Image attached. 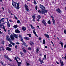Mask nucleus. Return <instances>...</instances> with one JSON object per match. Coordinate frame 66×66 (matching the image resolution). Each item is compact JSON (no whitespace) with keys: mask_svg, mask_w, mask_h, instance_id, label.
<instances>
[{"mask_svg":"<svg viewBox=\"0 0 66 66\" xmlns=\"http://www.w3.org/2000/svg\"><path fill=\"white\" fill-rule=\"evenodd\" d=\"M13 35L12 34L10 36V38L12 40H14V39H15V38H14V37H15V38H17L18 37V36H17V35L15 34H14V33H13Z\"/></svg>","mask_w":66,"mask_h":66,"instance_id":"nucleus-1","label":"nucleus"},{"mask_svg":"<svg viewBox=\"0 0 66 66\" xmlns=\"http://www.w3.org/2000/svg\"><path fill=\"white\" fill-rule=\"evenodd\" d=\"M40 7L42 10H41L42 12H43V11H45L46 9V8L43 5L40 4L39 5Z\"/></svg>","mask_w":66,"mask_h":66,"instance_id":"nucleus-2","label":"nucleus"},{"mask_svg":"<svg viewBox=\"0 0 66 66\" xmlns=\"http://www.w3.org/2000/svg\"><path fill=\"white\" fill-rule=\"evenodd\" d=\"M6 38L7 40L8 41V42H9L10 43L12 42V39L11 38H9V35H6Z\"/></svg>","mask_w":66,"mask_h":66,"instance_id":"nucleus-3","label":"nucleus"},{"mask_svg":"<svg viewBox=\"0 0 66 66\" xmlns=\"http://www.w3.org/2000/svg\"><path fill=\"white\" fill-rule=\"evenodd\" d=\"M12 5L14 7H16V4H17V2L14 1L13 0L12 1Z\"/></svg>","mask_w":66,"mask_h":66,"instance_id":"nucleus-4","label":"nucleus"},{"mask_svg":"<svg viewBox=\"0 0 66 66\" xmlns=\"http://www.w3.org/2000/svg\"><path fill=\"white\" fill-rule=\"evenodd\" d=\"M32 18H33L32 20V21L35 22V15L34 14L32 15Z\"/></svg>","mask_w":66,"mask_h":66,"instance_id":"nucleus-5","label":"nucleus"},{"mask_svg":"<svg viewBox=\"0 0 66 66\" xmlns=\"http://www.w3.org/2000/svg\"><path fill=\"white\" fill-rule=\"evenodd\" d=\"M56 11L57 12V13H60V14H61V13H62V11H61V10H60V9L58 8V9H57L56 10Z\"/></svg>","mask_w":66,"mask_h":66,"instance_id":"nucleus-6","label":"nucleus"},{"mask_svg":"<svg viewBox=\"0 0 66 66\" xmlns=\"http://www.w3.org/2000/svg\"><path fill=\"white\" fill-rule=\"evenodd\" d=\"M15 32L18 33H20V31L17 28L15 30Z\"/></svg>","mask_w":66,"mask_h":66,"instance_id":"nucleus-7","label":"nucleus"},{"mask_svg":"<svg viewBox=\"0 0 66 66\" xmlns=\"http://www.w3.org/2000/svg\"><path fill=\"white\" fill-rule=\"evenodd\" d=\"M22 29L23 31H25L26 30V27L23 26L22 27Z\"/></svg>","mask_w":66,"mask_h":66,"instance_id":"nucleus-8","label":"nucleus"},{"mask_svg":"<svg viewBox=\"0 0 66 66\" xmlns=\"http://www.w3.org/2000/svg\"><path fill=\"white\" fill-rule=\"evenodd\" d=\"M44 35L45 36V37H46L48 38H50V37H49V36L48 34H44Z\"/></svg>","mask_w":66,"mask_h":66,"instance_id":"nucleus-9","label":"nucleus"},{"mask_svg":"<svg viewBox=\"0 0 66 66\" xmlns=\"http://www.w3.org/2000/svg\"><path fill=\"white\" fill-rule=\"evenodd\" d=\"M42 22V23H43V24H44V25H45V26H46V22H45V20H43Z\"/></svg>","mask_w":66,"mask_h":66,"instance_id":"nucleus-10","label":"nucleus"},{"mask_svg":"<svg viewBox=\"0 0 66 66\" xmlns=\"http://www.w3.org/2000/svg\"><path fill=\"white\" fill-rule=\"evenodd\" d=\"M30 44L31 45V46H33L34 45V43L33 41H31L30 42Z\"/></svg>","mask_w":66,"mask_h":66,"instance_id":"nucleus-11","label":"nucleus"},{"mask_svg":"<svg viewBox=\"0 0 66 66\" xmlns=\"http://www.w3.org/2000/svg\"><path fill=\"white\" fill-rule=\"evenodd\" d=\"M6 50H8V51H11V49L9 47H7Z\"/></svg>","mask_w":66,"mask_h":66,"instance_id":"nucleus-12","label":"nucleus"},{"mask_svg":"<svg viewBox=\"0 0 66 66\" xmlns=\"http://www.w3.org/2000/svg\"><path fill=\"white\" fill-rule=\"evenodd\" d=\"M47 11H48L47 10H46L45 11H42V14H45V13H47Z\"/></svg>","mask_w":66,"mask_h":66,"instance_id":"nucleus-13","label":"nucleus"},{"mask_svg":"<svg viewBox=\"0 0 66 66\" xmlns=\"http://www.w3.org/2000/svg\"><path fill=\"white\" fill-rule=\"evenodd\" d=\"M19 3H18L17 4V7H16V8L17 9V10H18L19 8Z\"/></svg>","mask_w":66,"mask_h":66,"instance_id":"nucleus-14","label":"nucleus"},{"mask_svg":"<svg viewBox=\"0 0 66 66\" xmlns=\"http://www.w3.org/2000/svg\"><path fill=\"white\" fill-rule=\"evenodd\" d=\"M17 64H18V66H21L20 65L21 64V62H17Z\"/></svg>","mask_w":66,"mask_h":66,"instance_id":"nucleus-15","label":"nucleus"},{"mask_svg":"<svg viewBox=\"0 0 66 66\" xmlns=\"http://www.w3.org/2000/svg\"><path fill=\"white\" fill-rule=\"evenodd\" d=\"M32 31H33V33L35 35V36H37V37H38V36L37 35V34H36V32H35V31H34V30H33Z\"/></svg>","mask_w":66,"mask_h":66,"instance_id":"nucleus-16","label":"nucleus"},{"mask_svg":"<svg viewBox=\"0 0 66 66\" xmlns=\"http://www.w3.org/2000/svg\"><path fill=\"white\" fill-rule=\"evenodd\" d=\"M4 57L5 58V59H7L9 57V56L8 55H4Z\"/></svg>","mask_w":66,"mask_h":66,"instance_id":"nucleus-17","label":"nucleus"},{"mask_svg":"<svg viewBox=\"0 0 66 66\" xmlns=\"http://www.w3.org/2000/svg\"><path fill=\"white\" fill-rule=\"evenodd\" d=\"M39 50V48H37L36 50V51L37 53H38Z\"/></svg>","mask_w":66,"mask_h":66,"instance_id":"nucleus-18","label":"nucleus"},{"mask_svg":"<svg viewBox=\"0 0 66 66\" xmlns=\"http://www.w3.org/2000/svg\"><path fill=\"white\" fill-rule=\"evenodd\" d=\"M7 26H8L9 27H10L11 26L10 24V23H9V22H7Z\"/></svg>","mask_w":66,"mask_h":66,"instance_id":"nucleus-19","label":"nucleus"},{"mask_svg":"<svg viewBox=\"0 0 66 66\" xmlns=\"http://www.w3.org/2000/svg\"><path fill=\"white\" fill-rule=\"evenodd\" d=\"M18 27V26L17 25H15L13 26V28L15 29H16V28H17Z\"/></svg>","mask_w":66,"mask_h":66,"instance_id":"nucleus-20","label":"nucleus"},{"mask_svg":"<svg viewBox=\"0 0 66 66\" xmlns=\"http://www.w3.org/2000/svg\"><path fill=\"white\" fill-rule=\"evenodd\" d=\"M24 39H26V40H29V39H30V38H29V37H24Z\"/></svg>","mask_w":66,"mask_h":66,"instance_id":"nucleus-21","label":"nucleus"},{"mask_svg":"<svg viewBox=\"0 0 66 66\" xmlns=\"http://www.w3.org/2000/svg\"><path fill=\"white\" fill-rule=\"evenodd\" d=\"M61 43H60V44H61V46H62V47L63 48V45H64V44L63 43V42H60Z\"/></svg>","mask_w":66,"mask_h":66,"instance_id":"nucleus-22","label":"nucleus"},{"mask_svg":"<svg viewBox=\"0 0 66 66\" xmlns=\"http://www.w3.org/2000/svg\"><path fill=\"white\" fill-rule=\"evenodd\" d=\"M7 60H8L10 62H12V60H11V59L9 57L8 58Z\"/></svg>","mask_w":66,"mask_h":66,"instance_id":"nucleus-23","label":"nucleus"},{"mask_svg":"<svg viewBox=\"0 0 66 66\" xmlns=\"http://www.w3.org/2000/svg\"><path fill=\"white\" fill-rule=\"evenodd\" d=\"M23 44H24V46L25 47H28V45H27V44H26V43L24 42L23 43Z\"/></svg>","mask_w":66,"mask_h":66,"instance_id":"nucleus-24","label":"nucleus"},{"mask_svg":"<svg viewBox=\"0 0 66 66\" xmlns=\"http://www.w3.org/2000/svg\"><path fill=\"white\" fill-rule=\"evenodd\" d=\"M10 43V44H11V45H13V46H14V45H15V43H13L12 42V41Z\"/></svg>","mask_w":66,"mask_h":66,"instance_id":"nucleus-25","label":"nucleus"},{"mask_svg":"<svg viewBox=\"0 0 66 66\" xmlns=\"http://www.w3.org/2000/svg\"><path fill=\"white\" fill-rule=\"evenodd\" d=\"M7 31L8 34H9V35H10V34H11V33H10V30H8Z\"/></svg>","mask_w":66,"mask_h":66,"instance_id":"nucleus-26","label":"nucleus"},{"mask_svg":"<svg viewBox=\"0 0 66 66\" xmlns=\"http://www.w3.org/2000/svg\"><path fill=\"white\" fill-rule=\"evenodd\" d=\"M24 6L25 9L27 8V7H28V6L26 4L24 5Z\"/></svg>","mask_w":66,"mask_h":66,"instance_id":"nucleus-27","label":"nucleus"},{"mask_svg":"<svg viewBox=\"0 0 66 66\" xmlns=\"http://www.w3.org/2000/svg\"><path fill=\"white\" fill-rule=\"evenodd\" d=\"M37 18L38 19H40V18H41V17L39 15L37 16Z\"/></svg>","mask_w":66,"mask_h":66,"instance_id":"nucleus-28","label":"nucleus"},{"mask_svg":"<svg viewBox=\"0 0 66 66\" xmlns=\"http://www.w3.org/2000/svg\"><path fill=\"white\" fill-rule=\"evenodd\" d=\"M2 22H3L4 21V19L3 18H2L1 19Z\"/></svg>","mask_w":66,"mask_h":66,"instance_id":"nucleus-29","label":"nucleus"},{"mask_svg":"<svg viewBox=\"0 0 66 66\" xmlns=\"http://www.w3.org/2000/svg\"><path fill=\"white\" fill-rule=\"evenodd\" d=\"M25 10L26 11H29V9L28 8V7L25 8Z\"/></svg>","mask_w":66,"mask_h":66,"instance_id":"nucleus-30","label":"nucleus"},{"mask_svg":"<svg viewBox=\"0 0 66 66\" xmlns=\"http://www.w3.org/2000/svg\"><path fill=\"white\" fill-rule=\"evenodd\" d=\"M30 26L31 27V29H34V27H33V26H32V25L31 24L30 25Z\"/></svg>","mask_w":66,"mask_h":66,"instance_id":"nucleus-31","label":"nucleus"},{"mask_svg":"<svg viewBox=\"0 0 66 66\" xmlns=\"http://www.w3.org/2000/svg\"><path fill=\"white\" fill-rule=\"evenodd\" d=\"M20 41L21 42H22V43H24L23 42V39L22 38H21L20 39Z\"/></svg>","mask_w":66,"mask_h":66,"instance_id":"nucleus-32","label":"nucleus"},{"mask_svg":"<svg viewBox=\"0 0 66 66\" xmlns=\"http://www.w3.org/2000/svg\"><path fill=\"white\" fill-rule=\"evenodd\" d=\"M51 18L52 19V20H54V18L52 16H51Z\"/></svg>","mask_w":66,"mask_h":66,"instance_id":"nucleus-33","label":"nucleus"},{"mask_svg":"<svg viewBox=\"0 0 66 66\" xmlns=\"http://www.w3.org/2000/svg\"><path fill=\"white\" fill-rule=\"evenodd\" d=\"M47 23L49 24H51V22H50V20H49V21H48Z\"/></svg>","mask_w":66,"mask_h":66,"instance_id":"nucleus-34","label":"nucleus"},{"mask_svg":"<svg viewBox=\"0 0 66 66\" xmlns=\"http://www.w3.org/2000/svg\"><path fill=\"white\" fill-rule=\"evenodd\" d=\"M52 22H53V24L54 25H55V20H52Z\"/></svg>","mask_w":66,"mask_h":66,"instance_id":"nucleus-35","label":"nucleus"},{"mask_svg":"<svg viewBox=\"0 0 66 66\" xmlns=\"http://www.w3.org/2000/svg\"><path fill=\"white\" fill-rule=\"evenodd\" d=\"M61 65L62 66H64V63L63 62V61L62 62L60 63Z\"/></svg>","mask_w":66,"mask_h":66,"instance_id":"nucleus-36","label":"nucleus"},{"mask_svg":"<svg viewBox=\"0 0 66 66\" xmlns=\"http://www.w3.org/2000/svg\"><path fill=\"white\" fill-rule=\"evenodd\" d=\"M4 40L1 41L2 44H3V45H4Z\"/></svg>","mask_w":66,"mask_h":66,"instance_id":"nucleus-37","label":"nucleus"},{"mask_svg":"<svg viewBox=\"0 0 66 66\" xmlns=\"http://www.w3.org/2000/svg\"><path fill=\"white\" fill-rule=\"evenodd\" d=\"M14 59L16 60V62H18V60H17V58H16V57H15Z\"/></svg>","mask_w":66,"mask_h":66,"instance_id":"nucleus-38","label":"nucleus"},{"mask_svg":"<svg viewBox=\"0 0 66 66\" xmlns=\"http://www.w3.org/2000/svg\"><path fill=\"white\" fill-rule=\"evenodd\" d=\"M45 43H46V42L45 41V40L44 39L43 40V44H44H44H45Z\"/></svg>","mask_w":66,"mask_h":66,"instance_id":"nucleus-39","label":"nucleus"},{"mask_svg":"<svg viewBox=\"0 0 66 66\" xmlns=\"http://www.w3.org/2000/svg\"><path fill=\"white\" fill-rule=\"evenodd\" d=\"M27 35L29 36V37H31V34H27Z\"/></svg>","mask_w":66,"mask_h":66,"instance_id":"nucleus-40","label":"nucleus"},{"mask_svg":"<svg viewBox=\"0 0 66 66\" xmlns=\"http://www.w3.org/2000/svg\"><path fill=\"white\" fill-rule=\"evenodd\" d=\"M14 18L15 19H16V20H18V18H17L16 17V16L15 15H14Z\"/></svg>","mask_w":66,"mask_h":66,"instance_id":"nucleus-41","label":"nucleus"},{"mask_svg":"<svg viewBox=\"0 0 66 66\" xmlns=\"http://www.w3.org/2000/svg\"><path fill=\"white\" fill-rule=\"evenodd\" d=\"M9 47H12V45L11 44H9V45H8Z\"/></svg>","mask_w":66,"mask_h":66,"instance_id":"nucleus-42","label":"nucleus"},{"mask_svg":"<svg viewBox=\"0 0 66 66\" xmlns=\"http://www.w3.org/2000/svg\"><path fill=\"white\" fill-rule=\"evenodd\" d=\"M23 51L24 52V53H26L27 52V51H26V50H23Z\"/></svg>","mask_w":66,"mask_h":66,"instance_id":"nucleus-43","label":"nucleus"},{"mask_svg":"<svg viewBox=\"0 0 66 66\" xmlns=\"http://www.w3.org/2000/svg\"><path fill=\"white\" fill-rule=\"evenodd\" d=\"M64 33L65 34H66V30H64Z\"/></svg>","mask_w":66,"mask_h":66,"instance_id":"nucleus-44","label":"nucleus"},{"mask_svg":"<svg viewBox=\"0 0 66 66\" xmlns=\"http://www.w3.org/2000/svg\"><path fill=\"white\" fill-rule=\"evenodd\" d=\"M34 1V4H37L36 2L35 1Z\"/></svg>","mask_w":66,"mask_h":66,"instance_id":"nucleus-45","label":"nucleus"},{"mask_svg":"<svg viewBox=\"0 0 66 66\" xmlns=\"http://www.w3.org/2000/svg\"><path fill=\"white\" fill-rule=\"evenodd\" d=\"M28 49L29 50H32V48H31V47H29L28 48Z\"/></svg>","mask_w":66,"mask_h":66,"instance_id":"nucleus-46","label":"nucleus"},{"mask_svg":"<svg viewBox=\"0 0 66 66\" xmlns=\"http://www.w3.org/2000/svg\"><path fill=\"white\" fill-rule=\"evenodd\" d=\"M26 64L27 66H29L30 65V64L27 62H26Z\"/></svg>","mask_w":66,"mask_h":66,"instance_id":"nucleus-47","label":"nucleus"},{"mask_svg":"<svg viewBox=\"0 0 66 66\" xmlns=\"http://www.w3.org/2000/svg\"><path fill=\"white\" fill-rule=\"evenodd\" d=\"M8 12L9 13H11V11L9 10H8Z\"/></svg>","mask_w":66,"mask_h":66,"instance_id":"nucleus-48","label":"nucleus"},{"mask_svg":"<svg viewBox=\"0 0 66 66\" xmlns=\"http://www.w3.org/2000/svg\"><path fill=\"white\" fill-rule=\"evenodd\" d=\"M17 22L18 23H20V21L18 20L17 21Z\"/></svg>","mask_w":66,"mask_h":66,"instance_id":"nucleus-49","label":"nucleus"},{"mask_svg":"<svg viewBox=\"0 0 66 66\" xmlns=\"http://www.w3.org/2000/svg\"><path fill=\"white\" fill-rule=\"evenodd\" d=\"M44 57L45 58V59H46V57H46V55H44Z\"/></svg>","mask_w":66,"mask_h":66,"instance_id":"nucleus-50","label":"nucleus"},{"mask_svg":"<svg viewBox=\"0 0 66 66\" xmlns=\"http://www.w3.org/2000/svg\"><path fill=\"white\" fill-rule=\"evenodd\" d=\"M35 8L36 10H37V6H36Z\"/></svg>","mask_w":66,"mask_h":66,"instance_id":"nucleus-51","label":"nucleus"},{"mask_svg":"<svg viewBox=\"0 0 66 66\" xmlns=\"http://www.w3.org/2000/svg\"><path fill=\"white\" fill-rule=\"evenodd\" d=\"M17 45H15L14 47L16 49H17Z\"/></svg>","mask_w":66,"mask_h":66,"instance_id":"nucleus-52","label":"nucleus"},{"mask_svg":"<svg viewBox=\"0 0 66 66\" xmlns=\"http://www.w3.org/2000/svg\"><path fill=\"white\" fill-rule=\"evenodd\" d=\"M19 38H21V37H22V36L21 35H20L19 36Z\"/></svg>","mask_w":66,"mask_h":66,"instance_id":"nucleus-53","label":"nucleus"},{"mask_svg":"<svg viewBox=\"0 0 66 66\" xmlns=\"http://www.w3.org/2000/svg\"><path fill=\"white\" fill-rule=\"evenodd\" d=\"M9 21H10V22H13V21L12 20H10Z\"/></svg>","mask_w":66,"mask_h":66,"instance_id":"nucleus-54","label":"nucleus"},{"mask_svg":"<svg viewBox=\"0 0 66 66\" xmlns=\"http://www.w3.org/2000/svg\"><path fill=\"white\" fill-rule=\"evenodd\" d=\"M2 25L1 24L0 25V28H2Z\"/></svg>","mask_w":66,"mask_h":66,"instance_id":"nucleus-55","label":"nucleus"},{"mask_svg":"<svg viewBox=\"0 0 66 66\" xmlns=\"http://www.w3.org/2000/svg\"><path fill=\"white\" fill-rule=\"evenodd\" d=\"M39 61H40V62L42 61V60H41V59L40 58H39Z\"/></svg>","mask_w":66,"mask_h":66,"instance_id":"nucleus-56","label":"nucleus"},{"mask_svg":"<svg viewBox=\"0 0 66 66\" xmlns=\"http://www.w3.org/2000/svg\"><path fill=\"white\" fill-rule=\"evenodd\" d=\"M41 39H42V38H41L39 37V40H41Z\"/></svg>","mask_w":66,"mask_h":66,"instance_id":"nucleus-57","label":"nucleus"},{"mask_svg":"<svg viewBox=\"0 0 66 66\" xmlns=\"http://www.w3.org/2000/svg\"><path fill=\"white\" fill-rule=\"evenodd\" d=\"M38 12L39 13H41V12H42V11L40 10H38Z\"/></svg>","mask_w":66,"mask_h":66,"instance_id":"nucleus-58","label":"nucleus"},{"mask_svg":"<svg viewBox=\"0 0 66 66\" xmlns=\"http://www.w3.org/2000/svg\"><path fill=\"white\" fill-rule=\"evenodd\" d=\"M60 63H62V60H60Z\"/></svg>","mask_w":66,"mask_h":66,"instance_id":"nucleus-59","label":"nucleus"},{"mask_svg":"<svg viewBox=\"0 0 66 66\" xmlns=\"http://www.w3.org/2000/svg\"><path fill=\"white\" fill-rule=\"evenodd\" d=\"M2 65L3 66H5V64H3Z\"/></svg>","mask_w":66,"mask_h":66,"instance_id":"nucleus-60","label":"nucleus"},{"mask_svg":"<svg viewBox=\"0 0 66 66\" xmlns=\"http://www.w3.org/2000/svg\"><path fill=\"white\" fill-rule=\"evenodd\" d=\"M22 49H24V47L23 46H22Z\"/></svg>","mask_w":66,"mask_h":66,"instance_id":"nucleus-61","label":"nucleus"},{"mask_svg":"<svg viewBox=\"0 0 66 66\" xmlns=\"http://www.w3.org/2000/svg\"><path fill=\"white\" fill-rule=\"evenodd\" d=\"M4 31H5V32H6V30L5 29V28H4Z\"/></svg>","mask_w":66,"mask_h":66,"instance_id":"nucleus-62","label":"nucleus"},{"mask_svg":"<svg viewBox=\"0 0 66 66\" xmlns=\"http://www.w3.org/2000/svg\"><path fill=\"white\" fill-rule=\"evenodd\" d=\"M20 54H21V55H22V54H23V53L22 52L20 53Z\"/></svg>","mask_w":66,"mask_h":66,"instance_id":"nucleus-63","label":"nucleus"},{"mask_svg":"<svg viewBox=\"0 0 66 66\" xmlns=\"http://www.w3.org/2000/svg\"><path fill=\"white\" fill-rule=\"evenodd\" d=\"M64 58L65 59V60H66V55L65 56Z\"/></svg>","mask_w":66,"mask_h":66,"instance_id":"nucleus-64","label":"nucleus"}]
</instances>
